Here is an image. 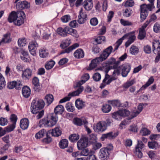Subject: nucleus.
Returning a JSON list of instances; mask_svg holds the SVG:
<instances>
[{
    "mask_svg": "<svg viewBox=\"0 0 160 160\" xmlns=\"http://www.w3.org/2000/svg\"><path fill=\"white\" fill-rule=\"evenodd\" d=\"M49 117L48 118H44L39 121L38 125L40 127H51L55 125L58 120L57 115L52 113Z\"/></svg>",
    "mask_w": 160,
    "mask_h": 160,
    "instance_id": "nucleus-1",
    "label": "nucleus"
},
{
    "mask_svg": "<svg viewBox=\"0 0 160 160\" xmlns=\"http://www.w3.org/2000/svg\"><path fill=\"white\" fill-rule=\"evenodd\" d=\"M45 103L42 99L36 98L33 99L31 105V112L33 114H36L44 107Z\"/></svg>",
    "mask_w": 160,
    "mask_h": 160,
    "instance_id": "nucleus-2",
    "label": "nucleus"
},
{
    "mask_svg": "<svg viewBox=\"0 0 160 160\" xmlns=\"http://www.w3.org/2000/svg\"><path fill=\"white\" fill-rule=\"evenodd\" d=\"M113 149V146L111 144L107 147L101 148L99 153V158L101 160H109L111 151Z\"/></svg>",
    "mask_w": 160,
    "mask_h": 160,
    "instance_id": "nucleus-3",
    "label": "nucleus"
},
{
    "mask_svg": "<svg viewBox=\"0 0 160 160\" xmlns=\"http://www.w3.org/2000/svg\"><path fill=\"white\" fill-rule=\"evenodd\" d=\"M153 7L152 4H146L145 3L140 5V18L142 21L146 18L148 15V10L151 11Z\"/></svg>",
    "mask_w": 160,
    "mask_h": 160,
    "instance_id": "nucleus-4",
    "label": "nucleus"
},
{
    "mask_svg": "<svg viewBox=\"0 0 160 160\" xmlns=\"http://www.w3.org/2000/svg\"><path fill=\"white\" fill-rule=\"evenodd\" d=\"M142 141L138 140V143L135 147V151L134 153L139 158H141L142 157V153L141 152V150L144 148L145 145L142 142L144 143H146L147 142V138L142 137Z\"/></svg>",
    "mask_w": 160,
    "mask_h": 160,
    "instance_id": "nucleus-5",
    "label": "nucleus"
},
{
    "mask_svg": "<svg viewBox=\"0 0 160 160\" xmlns=\"http://www.w3.org/2000/svg\"><path fill=\"white\" fill-rule=\"evenodd\" d=\"M83 89V87L81 86L76 90L69 93L67 96L65 97L59 101V103H61L69 101L72 97L78 96L82 92Z\"/></svg>",
    "mask_w": 160,
    "mask_h": 160,
    "instance_id": "nucleus-6",
    "label": "nucleus"
},
{
    "mask_svg": "<svg viewBox=\"0 0 160 160\" xmlns=\"http://www.w3.org/2000/svg\"><path fill=\"white\" fill-rule=\"evenodd\" d=\"M94 131L98 133L104 132L107 129L106 122L103 121H99L95 125L93 126Z\"/></svg>",
    "mask_w": 160,
    "mask_h": 160,
    "instance_id": "nucleus-7",
    "label": "nucleus"
},
{
    "mask_svg": "<svg viewBox=\"0 0 160 160\" xmlns=\"http://www.w3.org/2000/svg\"><path fill=\"white\" fill-rule=\"evenodd\" d=\"M89 144L88 138L86 137H81L77 142V146L79 150H82L87 147Z\"/></svg>",
    "mask_w": 160,
    "mask_h": 160,
    "instance_id": "nucleus-8",
    "label": "nucleus"
},
{
    "mask_svg": "<svg viewBox=\"0 0 160 160\" xmlns=\"http://www.w3.org/2000/svg\"><path fill=\"white\" fill-rule=\"evenodd\" d=\"M22 14L23 15H24V12L22 11H19L17 12L12 11L10 13L9 15L8 18V20L10 23L14 22L16 21L18 17L20 16V15H22Z\"/></svg>",
    "mask_w": 160,
    "mask_h": 160,
    "instance_id": "nucleus-9",
    "label": "nucleus"
},
{
    "mask_svg": "<svg viewBox=\"0 0 160 160\" xmlns=\"http://www.w3.org/2000/svg\"><path fill=\"white\" fill-rule=\"evenodd\" d=\"M22 86V81L18 80L8 82L7 83V88L10 89L15 88L17 90H19L21 89Z\"/></svg>",
    "mask_w": 160,
    "mask_h": 160,
    "instance_id": "nucleus-10",
    "label": "nucleus"
},
{
    "mask_svg": "<svg viewBox=\"0 0 160 160\" xmlns=\"http://www.w3.org/2000/svg\"><path fill=\"white\" fill-rule=\"evenodd\" d=\"M113 50L112 47L109 46L106 48L100 54L99 59H101L102 61L105 60L111 53Z\"/></svg>",
    "mask_w": 160,
    "mask_h": 160,
    "instance_id": "nucleus-11",
    "label": "nucleus"
},
{
    "mask_svg": "<svg viewBox=\"0 0 160 160\" xmlns=\"http://www.w3.org/2000/svg\"><path fill=\"white\" fill-rule=\"evenodd\" d=\"M121 71V74L123 77H126L131 69L130 66L128 64H123L119 66Z\"/></svg>",
    "mask_w": 160,
    "mask_h": 160,
    "instance_id": "nucleus-12",
    "label": "nucleus"
},
{
    "mask_svg": "<svg viewBox=\"0 0 160 160\" xmlns=\"http://www.w3.org/2000/svg\"><path fill=\"white\" fill-rule=\"evenodd\" d=\"M38 47V44L36 40H33L29 43L28 49L30 53L33 56L36 55Z\"/></svg>",
    "mask_w": 160,
    "mask_h": 160,
    "instance_id": "nucleus-13",
    "label": "nucleus"
},
{
    "mask_svg": "<svg viewBox=\"0 0 160 160\" xmlns=\"http://www.w3.org/2000/svg\"><path fill=\"white\" fill-rule=\"evenodd\" d=\"M73 123L77 126H81L83 125H86L88 123V121L84 118H74L73 120Z\"/></svg>",
    "mask_w": 160,
    "mask_h": 160,
    "instance_id": "nucleus-14",
    "label": "nucleus"
},
{
    "mask_svg": "<svg viewBox=\"0 0 160 160\" xmlns=\"http://www.w3.org/2000/svg\"><path fill=\"white\" fill-rule=\"evenodd\" d=\"M118 135V132H110L106 134H102L101 139L102 141L104 140L105 138H108L110 140L113 139L115 138Z\"/></svg>",
    "mask_w": 160,
    "mask_h": 160,
    "instance_id": "nucleus-15",
    "label": "nucleus"
},
{
    "mask_svg": "<svg viewBox=\"0 0 160 160\" xmlns=\"http://www.w3.org/2000/svg\"><path fill=\"white\" fill-rule=\"evenodd\" d=\"M32 75V69L29 68H27L22 71V77L25 80H29L31 78Z\"/></svg>",
    "mask_w": 160,
    "mask_h": 160,
    "instance_id": "nucleus-16",
    "label": "nucleus"
},
{
    "mask_svg": "<svg viewBox=\"0 0 160 160\" xmlns=\"http://www.w3.org/2000/svg\"><path fill=\"white\" fill-rule=\"evenodd\" d=\"M16 6V8L19 10L27 9L29 8L30 4L28 1L25 0L18 2L17 3Z\"/></svg>",
    "mask_w": 160,
    "mask_h": 160,
    "instance_id": "nucleus-17",
    "label": "nucleus"
},
{
    "mask_svg": "<svg viewBox=\"0 0 160 160\" xmlns=\"http://www.w3.org/2000/svg\"><path fill=\"white\" fill-rule=\"evenodd\" d=\"M102 62V61L101 59H99V57L93 59L91 61V63L87 68V70H91L97 67V64Z\"/></svg>",
    "mask_w": 160,
    "mask_h": 160,
    "instance_id": "nucleus-18",
    "label": "nucleus"
},
{
    "mask_svg": "<svg viewBox=\"0 0 160 160\" xmlns=\"http://www.w3.org/2000/svg\"><path fill=\"white\" fill-rule=\"evenodd\" d=\"M154 81V79L153 77H150L146 83L144 85H142V87L137 91V93L139 92H140L141 93H143L142 91L144 90L148 87L150 86L151 84H152Z\"/></svg>",
    "mask_w": 160,
    "mask_h": 160,
    "instance_id": "nucleus-19",
    "label": "nucleus"
},
{
    "mask_svg": "<svg viewBox=\"0 0 160 160\" xmlns=\"http://www.w3.org/2000/svg\"><path fill=\"white\" fill-rule=\"evenodd\" d=\"M87 15L86 13H83L82 10L79 11V14L78 17V22L80 24H82L86 22L87 20Z\"/></svg>",
    "mask_w": 160,
    "mask_h": 160,
    "instance_id": "nucleus-20",
    "label": "nucleus"
},
{
    "mask_svg": "<svg viewBox=\"0 0 160 160\" xmlns=\"http://www.w3.org/2000/svg\"><path fill=\"white\" fill-rule=\"evenodd\" d=\"M79 46V44L78 43H75L72 45L70 46L68 48L65 49V50H62L60 52L59 55H61L65 53H69L72 50L75 49L76 48L78 47Z\"/></svg>",
    "mask_w": 160,
    "mask_h": 160,
    "instance_id": "nucleus-21",
    "label": "nucleus"
},
{
    "mask_svg": "<svg viewBox=\"0 0 160 160\" xmlns=\"http://www.w3.org/2000/svg\"><path fill=\"white\" fill-rule=\"evenodd\" d=\"M69 29V27H66L64 28L59 27L57 29V32L60 36L65 37L67 36V34L68 33Z\"/></svg>",
    "mask_w": 160,
    "mask_h": 160,
    "instance_id": "nucleus-22",
    "label": "nucleus"
},
{
    "mask_svg": "<svg viewBox=\"0 0 160 160\" xmlns=\"http://www.w3.org/2000/svg\"><path fill=\"white\" fill-rule=\"evenodd\" d=\"M29 124V120L27 118L22 119L20 121V126L23 130H26L28 128Z\"/></svg>",
    "mask_w": 160,
    "mask_h": 160,
    "instance_id": "nucleus-23",
    "label": "nucleus"
},
{
    "mask_svg": "<svg viewBox=\"0 0 160 160\" xmlns=\"http://www.w3.org/2000/svg\"><path fill=\"white\" fill-rule=\"evenodd\" d=\"M22 93L23 97L26 98H28L31 94V89L28 86H24L22 88Z\"/></svg>",
    "mask_w": 160,
    "mask_h": 160,
    "instance_id": "nucleus-24",
    "label": "nucleus"
},
{
    "mask_svg": "<svg viewBox=\"0 0 160 160\" xmlns=\"http://www.w3.org/2000/svg\"><path fill=\"white\" fill-rule=\"evenodd\" d=\"M73 56L76 58H82L84 57V52L82 49L78 48L75 51Z\"/></svg>",
    "mask_w": 160,
    "mask_h": 160,
    "instance_id": "nucleus-25",
    "label": "nucleus"
},
{
    "mask_svg": "<svg viewBox=\"0 0 160 160\" xmlns=\"http://www.w3.org/2000/svg\"><path fill=\"white\" fill-rule=\"evenodd\" d=\"M20 58L24 62H29L30 61V57L28 53L24 50H22L21 52Z\"/></svg>",
    "mask_w": 160,
    "mask_h": 160,
    "instance_id": "nucleus-26",
    "label": "nucleus"
},
{
    "mask_svg": "<svg viewBox=\"0 0 160 160\" xmlns=\"http://www.w3.org/2000/svg\"><path fill=\"white\" fill-rule=\"evenodd\" d=\"M22 15L18 16L17 20L14 22L15 25L20 26L24 23V19L25 18L26 15L24 12L23 15L22 14Z\"/></svg>",
    "mask_w": 160,
    "mask_h": 160,
    "instance_id": "nucleus-27",
    "label": "nucleus"
},
{
    "mask_svg": "<svg viewBox=\"0 0 160 160\" xmlns=\"http://www.w3.org/2000/svg\"><path fill=\"white\" fill-rule=\"evenodd\" d=\"M75 105L78 109H81L85 107V102L81 98L77 99L75 101Z\"/></svg>",
    "mask_w": 160,
    "mask_h": 160,
    "instance_id": "nucleus-28",
    "label": "nucleus"
},
{
    "mask_svg": "<svg viewBox=\"0 0 160 160\" xmlns=\"http://www.w3.org/2000/svg\"><path fill=\"white\" fill-rule=\"evenodd\" d=\"M152 52L155 54L156 53V52H160V42L158 40L152 42Z\"/></svg>",
    "mask_w": 160,
    "mask_h": 160,
    "instance_id": "nucleus-29",
    "label": "nucleus"
},
{
    "mask_svg": "<svg viewBox=\"0 0 160 160\" xmlns=\"http://www.w3.org/2000/svg\"><path fill=\"white\" fill-rule=\"evenodd\" d=\"M83 4L84 8L87 11L91 10L93 7L92 0H85Z\"/></svg>",
    "mask_w": 160,
    "mask_h": 160,
    "instance_id": "nucleus-30",
    "label": "nucleus"
},
{
    "mask_svg": "<svg viewBox=\"0 0 160 160\" xmlns=\"http://www.w3.org/2000/svg\"><path fill=\"white\" fill-rule=\"evenodd\" d=\"M50 133L52 136L58 137L61 135L62 131L60 127H56L52 129Z\"/></svg>",
    "mask_w": 160,
    "mask_h": 160,
    "instance_id": "nucleus-31",
    "label": "nucleus"
},
{
    "mask_svg": "<svg viewBox=\"0 0 160 160\" xmlns=\"http://www.w3.org/2000/svg\"><path fill=\"white\" fill-rule=\"evenodd\" d=\"M64 110L63 106L62 105H59L57 106L54 109V113L56 115L58 114H62Z\"/></svg>",
    "mask_w": 160,
    "mask_h": 160,
    "instance_id": "nucleus-32",
    "label": "nucleus"
},
{
    "mask_svg": "<svg viewBox=\"0 0 160 160\" xmlns=\"http://www.w3.org/2000/svg\"><path fill=\"white\" fill-rule=\"evenodd\" d=\"M89 74L86 73L84 74L82 77V80H81V82H82L81 83L80 82H78L77 84V87H81V85L83 83H85L86 81H88L89 78Z\"/></svg>",
    "mask_w": 160,
    "mask_h": 160,
    "instance_id": "nucleus-33",
    "label": "nucleus"
},
{
    "mask_svg": "<svg viewBox=\"0 0 160 160\" xmlns=\"http://www.w3.org/2000/svg\"><path fill=\"white\" fill-rule=\"evenodd\" d=\"M10 34L9 33H7L3 35V38L0 41V45L2 42L6 43H9L11 41V38H10Z\"/></svg>",
    "mask_w": 160,
    "mask_h": 160,
    "instance_id": "nucleus-34",
    "label": "nucleus"
},
{
    "mask_svg": "<svg viewBox=\"0 0 160 160\" xmlns=\"http://www.w3.org/2000/svg\"><path fill=\"white\" fill-rule=\"evenodd\" d=\"M108 103L111 104L114 107H121L122 104L119 100H108Z\"/></svg>",
    "mask_w": 160,
    "mask_h": 160,
    "instance_id": "nucleus-35",
    "label": "nucleus"
},
{
    "mask_svg": "<svg viewBox=\"0 0 160 160\" xmlns=\"http://www.w3.org/2000/svg\"><path fill=\"white\" fill-rule=\"evenodd\" d=\"M68 142L66 139H63L61 140L59 143V145L61 149H64L68 147Z\"/></svg>",
    "mask_w": 160,
    "mask_h": 160,
    "instance_id": "nucleus-36",
    "label": "nucleus"
},
{
    "mask_svg": "<svg viewBox=\"0 0 160 160\" xmlns=\"http://www.w3.org/2000/svg\"><path fill=\"white\" fill-rule=\"evenodd\" d=\"M47 132L45 129H42L35 134V137L37 139H40L41 138H43L45 134H46Z\"/></svg>",
    "mask_w": 160,
    "mask_h": 160,
    "instance_id": "nucleus-37",
    "label": "nucleus"
},
{
    "mask_svg": "<svg viewBox=\"0 0 160 160\" xmlns=\"http://www.w3.org/2000/svg\"><path fill=\"white\" fill-rule=\"evenodd\" d=\"M79 138L78 134L73 133L70 135L68 139L71 142H74L77 141Z\"/></svg>",
    "mask_w": 160,
    "mask_h": 160,
    "instance_id": "nucleus-38",
    "label": "nucleus"
},
{
    "mask_svg": "<svg viewBox=\"0 0 160 160\" xmlns=\"http://www.w3.org/2000/svg\"><path fill=\"white\" fill-rule=\"evenodd\" d=\"M88 139L89 143L90 144H93L95 143L97 141V138L95 134L92 133L89 136Z\"/></svg>",
    "mask_w": 160,
    "mask_h": 160,
    "instance_id": "nucleus-39",
    "label": "nucleus"
},
{
    "mask_svg": "<svg viewBox=\"0 0 160 160\" xmlns=\"http://www.w3.org/2000/svg\"><path fill=\"white\" fill-rule=\"evenodd\" d=\"M134 32H131L129 33L126 34L118 40L116 42V44L120 46L124 40L126 39L130 35L132 34H134Z\"/></svg>",
    "mask_w": 160,
    "mask_h": 160,
    "instance_id": "nucleus-40",
    "label": "nucleus"
},
{
    "mask_svg": "<svg viewBox=\"0 0 160 160\" xmlns=\"http://www.w3.org/2000/svg\"><path fill=\"white\" fill-rule=\"evenodd\" d=\"M45 98L48 105H50L52 102L54 100L53 96L50 94L46 95L45 97Z\"/></svg>",
    "mask_w": 160,
    "mask_h": 160,
    "instance_id": "nucleus-41",
    "label": "nucleus"
},
{
    "mask_svg": "<svg viewBox=\"0 0 160 160\" xmlns=\"http://www.w3.org/2000/svg\"><path fill=\"white\" fill-rule=\"evenodd\" d=\"M101 69L104 71L105 73H108L110 70L113 69L112 66H109L106 63L102 64Z\"/></svg>",
    "mask_w": 160,
    "mask_h": 160,
    "instance_id": "nucleus-42",
    "label": "nucleus"
},
{
    "mask_svg": "<svg viewBox=\"0 0 160 160\" xmlns=\"http://www.w3.org/2000/svg\"><path fill=\"white\" fill-rule=\"evenodd\" d=\"M129 52L132 55L137 54L139 52L138 48L136 46L132 45L130 48Z\"/></svg>",
    "mask_w": 160,
    "mask_h": 160,
    "instance_id": "nucleus-43",
    "label": "nucleus"
},
{
    "mask_svg": "<svg viewBox=\"0 0 160 160\" xmlns=\"http://www.w3.org/2000/svg\"><path fill=\"white\" fill-rule=\"evenodd\" d=\"M105 38V36L100 35L95 38V41L97 44H100L104 42Z\"/></svg>",
    "mask_w": 160,
    "mask_h": 160,
    "instance_id": "nucleus-44",
    "label": "nucleus"
},
{
    "mask_svg": "<svg viewBox=\"0 0 160 160\" xmlns=\"http://www.w3.org/2000/svg\"><path fill=\"white\" fill-rule=\"evenodd\" d=\"M55 63L53 60H50L47 62L45 65V67L47 70H49L52 68Z\"/></svg>",
    "mask_w": 160,
    "mask_h": 160,
    "instance_id": "nucleus-45",
    "label": "nucleus"
},
{
    "mask_svg": "<svg viewBox=\"0 0 160 160\" xmlns=\"http://www.w3.org/2000/svg\"><path fill=\"white\" fill-rule=\"evenodd\" d=\"M71 43V39L69 38L65 40L61 44L60 46L62 49H64L68 46Z\"/></svg>",
    "mask_w": 160,
    "mask_h": 160,
    "instance_id": "nucleus-46",
    "label": "nucleus"
},
{
    "mask_svg": "<svg viewBox=\"0 0 160 160\" xmlns=\"http://www.w3.org/2000/svg\"><path fill=\"white\" fill-rule=\"evenodd\" d=\"M120 112V110L114 112L112 114V117L115 119L118 120H120L121 119V117H122L121 114Z\"/></svg>",
    "mask_w": 160,
    "mask_h": 160,
    "instance_id": "nucleus-47",
    "label": "nucleus"
},
{
    "mask_svg": "<svg viewBox=\"0 0 160 160\" xmlns=\"http://www.w3.org/2000/svg\"><path fill=\"white\" fill-rule=\"evenodd\" d=\"M112 107L110 105L108 104L103 105L102 106V111L104 113H108L111 110Z\"/></svg>",
    "mask_w": 160,
    "mask_h": 160,
    "instance_id": "nucleus-48",
    "label": "nucleus"
},
{
    "mask_svg": "<svg viewBox=\"0 0 160 160\" xmlns=\"http://www.w3.org/2000/svg\"><path fill=\"white\" fill-rule=\"evenodd\" d=\"M46 137L43 138L42 141L43 143L45 144H49L52 141V138L48 134V132H47L46 134Z\"/></svg>",
    "mask_w": 160,
    "mask_h": 160,
    "instance_id": "nucleus-49",
    "label": "nucleus"
},
{
    "mask_svg": "<svg viewBox=\"0 0 160 160\" xmlns=\"http://www.w3.org/2000/svg\"><path fill=\"white\" fill-rule=\"evenodd\" d=\"M65 108L68 112H73L75 110L74 107L73 106L71 102L67 103L66 105Z\"/></svg>",
    "mask_w": 160,
    "mask_h": 160,
    "instance_id": "nucleus-50",
    "label": "nucleus"
},
{
    "mask_svg": "<svg viewBox=\"0 0 160 160\" xmlns=\"http://www.w3.org/2000/svg\"><path fill=\"white\" fill-rule=\"evenodd\" d=\"M146 32L145 30H143L139 29V34L138 36V39L142 40L146 37Z\"/></svg>",
    "mask_w": 160,
    "mask_h": 160,
    "instance_id": "nucleus-51",
    "label": "nucleus"
},
{
    "mask_svg": "<svg viewBox=\"0 0 160 160\" xmlns=\"http://www.w3.org/2000/svg\"><path fill=\"white\" fill-rule=\"evenodd\" d=\"M150 131L145 128H142L140 132V133L144 136L150 134Z\"/></svg>",
    "mask_w": 160,
    "mask_h": 160,
    "instance_id": "nucleus-52",
    "label": "nucleus"
},
{
    "mask_svg": "<svg viewBox=\"0 0 160 160\" xmlns=\"http://www.w3.org/2000/svg\"><path fill=\"white\" fill-rule=\"evenodd\" d=\"M123 5L125 7H132L134 6V3L132 0H127L123 3Z\"/></svg>",
    "mask_w": 160,
    "mask_h": 160,
    "instance_id": "nucleus-53",
    "label": "nucleus"
},
{
    "mask_svg": "<svg viewBox=\"0 0 160 160\" xmlns=\"http://www.w3.org/2000/svg\"><path fill=\"white\" fill-rule=\"evenodd\" d=\"M153 31L156 33L160 32V23L156 22L153 27Z\"/></svg>",
    "mask_w": 160,
    "mask_h": 160,
    "instance_id": "nucleus-54",
    "label": "nucleus"
},
{
    "mask_svg": "<svg viewBox=\"0 0 160 160\" xmlns=\"http://www.w3.org/2000/svg\"><path fill=\"white\" fill-rule=\"evenodd\" d=\"M158 143L155 141L148 142V145L149 148L156 149L157 147Z\"/></svg>",
    "mask_w": 160,
    "mask_h": 160,
    "instance_id": "nucleus-55",
    "label": "nucleus"
},
{
    "mask_svg": "<svg viewBox=\"0 0 160 160\" xmlns=\"http://www.w3.org/2000/svg\"><path fill=\"white\" fill-rule=\"evenodd\" d=\"M16 125V124L12 123V124L10 125L9 126L5 127L4 128L5 131H6V132H9L12 131L15 128Z\"/></svg>",
    "mask_w": 160,
    "mask_h": 160,
    "instance_id": "nucleus-56",
    "label": "nucleus"
},
{
    "mask_svg": "<svg viewBox=\"0 0 160 160\" xmlns=\"http://www.w3.org/2000/svg\"><path fill=\"white\" fill-rule=\"evenodd\" d=\"M132 11V10L129 8L123 9V16L127 17L130 16L131 14V12Z\"/></svg>",
    "mask_w": 160,
    "mask_h": 160,
    "instance_id": "nucleus-57",
    "label": "nucleus"
},
{
    "mask_svg": "<svg viewBox=\"0 0 160 160\" xmlns=\"http://www.w3.org/2000/svg\"><path fill=\"white\" fill-rule=\"evenodd\" d=\"M48 53L46 52L45 50L41 49L39 51V54L41 58H45L47 57Z\"/></svg>",
    "mask_w": 160,
    "mask_h": 160,
    "instance_id": "nucleus-58",
    "label": "nucleus"
},
{
    "mask_svg": "<svg viewBox=\"0 0 160 160\" xmlns=\"http://www.w3.org/2000/svg\"><path fill=\"white\" fill-rule=\"evenodd\" d=\"M10 119L12 123L16 124L18 119L17 116L14 114H12L10 116Z\"/></svg>",
    "mask_w": 160,
    "mask_h": 160,
    "instance_id": "nucleus-59",
    "label": "nucleus"
},
{
    "mask_svg": "<svg viewBox=\"0 0 160 160\" xmlns=\"http://www.w3.org/2000/svg\"><path fill=\"white\" fill-rule=\"evenodd\" d=\"M92 78L94 81L96 82L99 81L101 78V75L98 72H96L93 74Z\"/></svg>",
    "mask_w": 160,
    "mask_h": 160,
    "instance_id": "nucleus-60",
    "label": "nucleus"
},
{
    "mask_svg": "<svg viewBox=\"0 0 160 160\" xmlns=\"http://www.w3.org/2000/svg\"><path fill=\"white\" fill-rule=\"evenodd\" d=\"M128 130L130 132H138L137 125L134 124L130 125Z\"/></svg>",
    "mask_w": 160,
    "mask_h": 160,
    "instance_id": "nucleus-61",
    "label": "nucleus"
},
{
    "mask_svg": "<svg viewBox=\"0 0 160 160\" xmlns=\"http://www.w3.org/2000/svg\"><path fill=\"white\" fill-rule=\"evenodd\" d=\"M61 19L63 22H67L71 19L70 16L69 15H66L62 17Z\"/></svg>",
    "mask_w": 160,
    "mask_h": 160,
    "instance_id": "nucleus-62",
    "label": "nucleus"
},
{
    "mask_svg": "<svg viewBox=\"0 0 160 160\" xmlns=\"http://www.w3.org/2000/svg\"><path fill=\"white\" fill-rule=\"evenodd\" d=\"M69 30L68 34H70L75 37H77V31L76 30L74 29L69 27Z\"/></svg>",
    "mask_w": 160,
    "mask_h": 160,
    "instance_id": "nucleus-63",
    "label": "nucleus"
},
{
    "mask_svg": "<svg viewBox=\"0 0 160 160\" xmlns=\"http://www.w3.org/2000/svg\"><path fill=\"white\" fill-rule=\"evenodd\" d=\"M90 22L92 26H95L98 24V20L96 18L94 17L90 19Z\"/></svg>",
    "mask_w": 160,
    "mask_h": 160,
    "instance_id": "nucleus-64",
    "label": "nucleus"
}]
</instances>
